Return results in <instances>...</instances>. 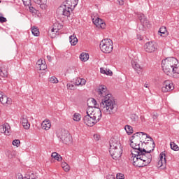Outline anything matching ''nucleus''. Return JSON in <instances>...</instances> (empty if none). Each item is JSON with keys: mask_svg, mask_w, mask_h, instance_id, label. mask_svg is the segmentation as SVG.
<instances>
[{"mask_svg": "<svg viewBox=\"0 0 179 179\" xmlns=\"http://www.w3.org/2000/svg\"><path fill=\"white\" fill-rule=\"evenodd\" d=\"M96 92L99 97H103L100 103L99 110L106 115L115 114L118 106H117V102L113 98V95L107 92V87L106 85H99L96 89Z\"/></svg>", "mask_w": 179, "mask_h": 179, "instance_id": "nucleus-1", "label": "nucleus"}, {"mask_svg": "<svg viewBox=\"0 0 179 179\" xmlns=\"http://www.w3.org/2000/svg\"><path fill=\"white\" fill-rule=\"evenodd\" d=\"M141 136H143V133H136L130 138V146L138 153L140 157L143 159L144 164L148 166L152 163V152L153 149L150 150H146L143 148V144L141 147Z\"/></svg>", "mask_w": 179, "mask_h": 179, "instance_id": "nucleus-2", "label": "nucleus"}, {"mask_svg": "<svg viewBox=\"0 0 179 179\" xmlns=\"http://www.w3.org/2000/svg\"><path fill=\"white\" fill-rule=\"evenodd\" d=\"M78 2H79V0H66L59 7L58 10L63 16L69 17L71 16V12L76 8Z\"/></svg>", "mask_w": 179, "mask_h": 179, "instance_id": "nucleus-3", "label": "nucleus"}, {"mask_svg": "<svg viewBox=\"0 0 179 179\" xmlns=\"http://www.w3.org/2000/svg\"><path fill=\"white\" fill-rule=\"evenodd\" d=\"M101 113L103 110H100L96 113L89 114L87 112V115L83 117L84 124H86L87 127H94V124H97L100 120H101Z\"/></svg>", "mask_w": 179, "mask_h": 179, "instance_id": "nucleus-4", "label": "nucleus"}, {"mask_svg": "<svg viewBox=\"0 0 179 179\" xmlns=\"http://www.w3.org/2000/svg\"><path fill=\"white\" fill-rule=\"evenodd\" d=\"M114 43L113 41L110 38L103 39L100 44L99 48L102 52L104 54H110L113 51V48H114Z\"/></svg>", "mask_w": 179, "mask_h": 179, "instance_id": "nucleus-5", "label": "nucleus"}, {"mask_svg": "<svg viewBox=\"0 0 179 179\" xmlns=\"http://www.w3.org/2000/svg\"><path fill=\"white\" fill-rule=\"evenodd\" d=\"M57 137L59 138L60 141L65 145H71L72 143V136L69 134L68 130L62 129L58 134Z\"/></svg>", "mask_w": 179, "mask_h": 179, "instance_id": "nucleus-6", "label": "nucleus"}, {"mask_svg": "<svg viewBox=\"0 0 179 179\" xmlns=\"http://www.w3.org/2000/svg\"><path fill=\"white\" fill-rule=\"evenodd\" d=\"M140 132H137V134H139ZM141 134H143V137L142 136H141V142L140 144L141 143V145H140V148H142V145H143V148L145 150H149V143L148 142H145L144 139H146V138H148V139H150V141L151 142H152V143H150V145H152V149L153 150H155V147L156 146V144H155V141H153V138H152V137H150V136L148 135L146 133L144 132H141Z\"/></svg>", "mask_w": 179, "mask_h": 179, "instance_id": "nucleus-7", "label": "nucleus"}, {"mask_svg": "<svg viewBox=\"0 0 179 179\" xmlns=\"http://www.w3.org/2000/svg\"><path fill=\"white\" fill-rule=\"evenodd\" d=\"M134 152V157L133 158L134 166H135L136 167H145L146 165L145 164L143 159L141 157V155H139V153H138L137 151L135 150Z\"/></svg>", "mask_w": 179, "mask_h": 179, "instance_id": "nucleus-8", "label": "nucleus"}, {"mask_svg": "<svg viewBox=\"0 0 179 179\" xmlns=\"http://www.w3.org/2000/svg\"><path fill=\"white\" fill-rule=\"evenodd\" d=\"M162 67L165 73L169 75V73H171L173 72V67L171 66V64L170 63V61L169 60V57H167L166 59L162 60Z\"/></svg>", "mask_w": 179, "mask_h": 179, "instance_id": "nucleus-9", "label": "nucleus"}, {"mask_svg": "<svg viewBox=\"0 0 179 179\" xmlns=\"http://www.w3.org/2000/svg\"><path fill=\"white\" fill-rule=\"evenodd\" d=\"M171 66H172L173 73H178L179 75V62L178 60L175 57H168Z\"/></svg>", "mask_w": 179, "mask_h": 179, "instance_id": "nucleus-10", "label": "nucleus"}, {"mask_svg": "<svg viewBox=\"0 0 179 179\" xmlns=\"http://www.w3.org/2000/svg\"><path fill=\"white\" fill-rule=\"evenodd\" d=\"M146 52H155L157 50V43L155 41L147 42L144 45Z\"/></svg>", "mask_w": 179, "mask_h": 179, "instance_id": "nucleus-11", "label": "nucleus"}, {"mask_svg": "<svg viewBox=\"0 0 179 179\" xmlns=\"http://www.w3.org/2000/svg\"><path fill=\"white\" fill-rule=\"evenodd\" d=\"M110 155L114 160H119L121 159L122 155V148H117L114 150H109Z\"/></svg>", "mask_w": 179, "mask_h": 179, "instance_id": "nucleus-12", "label": "nucleus"}, {"mask_svg": "<svg viewBox=\"0 0 179 179\" xmlns=\"http://www.w3.org/2000/svg\"><path fill=\"white\" fill-rule=\"evenodd\" d=\"M162 90L164 93H167V92H171V90H174V86L173 85V83H171V81H164Z\"/></svg>", "mask_w": 179, "mask_h": 179, "instance_id": "nucleus-13", "label": "nucleus"}, {"mask_svg": "<svg viewBox=\"0 0 179 179\" xmlns=\"http://www.w3.org/2000/svg\"><path fill=\"white\" fill-rule=\"evenodd\" d=\"M110 148L109 150H114V149H119L121 148V143L115 138H112L109 141Z\"/></svg>", "mask_w": 179, "mask_h": 179, "instance_id": "nucleus-14", "label": "nucleus"}, {"mask_svg": "<svg viewBox=\"0 0 179 179\" xmlns=\"http://www.w3.org/2000/svg\"><path fill=\"white\" fill-rule=\"evenodd\" d=\"M166 163V153H164V152H162L159 155V160L158 161L157 167H159L160 169H164Z\"/></svg>", "mask_w": 179, "mask_h": 179, "instance_id": "nucleus-15", "label": "nucleus"}, {"mask_svg": "<svg viewBox=\"0 0 179 179\" xmlns=\"http://www.w3.org/2000/svg\"><path fill=\"white\" fill-rule=\"evenodd\" d=\"M0 134H4V135H10V126L9 124L5 123L0 126Z\"/></svg>", "mask_w": 179, "mask_h": 179, "instance_id": "nucleus-16", "label": "nucleus"}, {"mask_svg": "<svg viewBox=\"0 0 179 179\" xmlns=\"http://www.w3.org/2000/svg\"><path fill=\"white\" fill-rule=\"evenodd\" d=\"M138 19L141 24L143 26V27H150V24H149V20H148L145 15L141 14L138 16Z\"/></svg>", "mask_w": 179, "mask_h": 179, "instance_id": "nucleus-17", "label": "nucleus"}, {"mask_svg": "<svg viewBox=\"0 0 179 179\" xmlns=\"http://www.w3.org/2000/svg\"><path fill=\"white\" fill-rule=\"evenodd\" d=\"M36 67L39 69V71H45L47 69V64H45V61L40 59L38 60L36 64Z\"/></svg>", "mask_w": 179, "mask_h": 179, "instance_id": "nucleus-18", "label": "nucleus"}, {"mask_svg": "<svg viewBox=\"0 0 179 179\" xmlns=\"http://www.w3.org/2000/svg\"><path fill=\"white\" fill-rule=\"evenodd\" d=\"M92 22H93L94 24H95L96 26H99L101 27V29L106 28V23L101 18H96L95 20H94V18H93Z\"/></svg>", "mask_w": 179, "mask_h": 179, "instance_id": "nucleus-19", "label": "nucleus"}, {"mask_svg": "<svg viewBox=\"0 0 179 179\" xmlns=\"http://www.w3.org/2000/svg\"><path fill=\"white\" fill-rule=\"evenodd\" d=\"M34 2L40 5V8L43 10L47 9V0H34Z\"/></svg>", "mask_w": 179, "mask_h": 179, "instance_id": "nucleus-20", "label": "nucleus"}, {"mask_svg": "<svg viewBox=\"0 0 179 179\" xmlns=\"http://www.w3.org/2000/svg\"><path fill=\"white\" fill-rule=\"evenodd\" d=\"M64 27V25L62 24L56 22L53 24V28L51 29L52 33H58L59 30L62 29Z\"/></svg>", "mask_w": 179, "mask_h": 179, "instance_id": "nucleus-21", "label": "nucleus"}, {"mask_svg": "<svg viewBox=\"0 0 179 179\" xmlns=\"http://www.w3.org/2000/svg\"><path fill=\"white\" fill-rule=\"evenodd\" d=\"M131 66L132 68H134V69L137 71V73H139V72H142V66H141V65L138 62L132 61Z\"/></svg>", "mask_w": 179, "mask_h": 179, "instance_id": "nucleus-22", "label": "nucleus"}, {"mask_svg": "<svg viewBox=\"0 0 179 179\" xmlns=\"http://www.w3.org/2000/svg\"><path fill=\"white\" fill-rule=\"evenodd\" d=\"M130 118L131 120L132 124H134L135 125H138V124H139V116H138L136 114H131L130 115Z\"/></svg>", "mask_w": 179, "mask_h": 179, "instance_id": "nucleus-23", "label": "nucleus"}, {"mask_svg": "<svg viewBox=\"0 0 179 179\" xmlns=\"http://www.w3.org/2000/svg\"><path fill=\"white\" fill-rule=\"evenodd\" d=\"M42 129H45V131H48L51 128V123L50 120H45L41 124Z\"/></svg>", "mask_w": 179, "mask_h": 179, "instance_id": "nucleus-24", "label": "nucleus"}, {"mask_svg": "<svg viewBox=\"0 0 179 179\" xmlns=\"http://www.w3.org/2000/svg\"><path fill=\"white\" fill-rule=\"evenodd\" d=\"M89 103H92V106H91V107H94L95 108H99V110H100V106L97 104V101L94 98H90L87 101V106L88 107H90V106H89Z\"/></svg>", "mask_w": 179, "mask_h": 179, "instance_id": "nucleus-25", "label": "nucleus"}, {"mask_svg": "<svg viewBox=\"0 0 179 179\" xmlns=\"http://www.w3.org/2000/svg\"><path fill=\"white\" fill-rule=\"evenodd\" d=\"M16 155H17V152L15 150H8L6 152V156H7V157L9 159H13L14 157H16Z\"/></svg>", "mask_w": 179, "mask_h": 179, "instance_id": "nucleus-26", "label": "nucleus"}, {"mask_svg": "<svg viewBox=\"0 0 179 179\" xmlns=\"http://www.w3.org/2000/svg\"><path fill=\"white\" fill-rule=\"evenodd\" d=\"M69 41L71 45H75L78 44V38H76V35L73 34L69 36Z\"/></svg>", "mask_w": 179, "mask_h": 179, "instance_id": "nucleus-27", "label": "nucleus"}, {"mask_svg": "<svg viewBox=\"0 0 179 179\" xmlns=\"http://www.w3.org/2000/svg\"><path fill=\"white\" fill-rule=\"evenodd\" d=\"M31 33L35 37H38V36H40V30L38 27H36V26L31 27Z\"/></svg>", "mask_w": 179, "mask_h": 179, "instance_id": "nucleus-28", "label": "nucleus"}, {"mask_svg": "<svg viewBox=\"0 0 179 179\" xmlns=\"http://www.w3.org/2000/svg\"><path fill=\"white\" fill-rule=\"evenodd\" d=\"M158 34H159V36L164 35V36H167V29H166V27H162L158 31Z\"/></svg>", "mask_w": 179, "mask_h": 179, "instance_id": "nucleus-29", "label": "nucleus"}, {"mask_svg": "<svg viewBox=\"0 0 179 179\" xmlns=\"http://www.w3.org/2000/svg\"><path fill=\"white\" fill-rule=\"evenodd\" d=\"M80 59L81 61H83L84 62H86L87 59H89V55L86 54L85 52H83L80 55Z\"/></svg>", "mask_w": 179, "mask_h": 179, "instance_id": "nucleus-30", "label": "nucleus"}, {"mask_svg": "<svg viewBox=\"0 0 179 179\" xmlns=\"http://www.w3.org/2000/svg\"><path fill=\"white\" fill-rule=\"evenodd\" d=\"M51 156L53 157V159L57 160V162H61V160H62V157H61V155L57 152H52Z\"/></svg>", "mask_w": 179, "mask_h": 179, "instance_id": "nucleus-31", "label": "nucleus"}, {"mask_svg": "<svg viewBox=\"0 0 179 179\" xmlns=\"http://www.w3.org/2000/svg\"><path fill=\"white\" fill-rule=\"evenodd\" d=\"M124 129L127 134H128V135H131V134H134V129L130 125H126L124 127Z\"/></svg>", "mask_w": 179, "mask_h": 179, "instance_id": "nucleus-32", "label": "nucleus"}, {"mask_svg": "<svg viewBox=\"0 0 179 179\" xmlns=\"http://www.w3.org/2000/svg\"><path fill=\"white\" fill-rule=\"evenodd\" d=\"M24 179H36V175L34 173L28 172L25 174Z\"/></svg>", "mask_w": 179, "mask_h": 179, "instance_id": "nucleus-33", "label": "nucleus"}, {"mask_svg": "<svg viewBox=\"0 0 179 179\" xmlns=\"http://www.w3.org/2000/svg\"><path fill=\"white\" fill-rule=\"evenodd\" d=\"M81 118H82V115L79 113H75L73 116V120L74 121L79 122L80 121Z\"/></svg>", "mask_w": 179, "mask_h": 179, "instance_id": "nucleus-34", "label": "nucleus"}, {"mask_svg": "<svg viewBox=\"0 0 179 179\" xmlns=\"http://www.w3.org/2000/svg\"><path fill=\"white\" fill-rule=\"evenodd\" d=\"M62 166L63 169L64 170V171H66V173H68V171H69V170L71 169V168L69 167V165H68V164H66V162H63L62 164Z\"/></svg>", "mask_w": 179, "mask_h": 179, "instance_id": "nucleus-35", "label": "nucleus"}, {"mask_svg": "<svg viewBox=\"0 0 179 179\" xmlns=\"http://www.w3.org/2000/svg\"><path fill=\"white\" fill-rule=\"evenodd\" d=\"M170 146H171V149H172V150H175V151L179 150L178 145H177L176 143H174V142L171 143Z\"/></svg>", "mask_w": 179, "mask_h": 179, "instance_id": "nucleus-36", "label": "nucleus"}, {"mask_svg": "<svg viewBox=\"0 0 179 179\" xmlns=\"http://www.w3.org/2000/svg\"><path fill=\"white\" fill-rule=\"evenodd\" d=\"M0 76L6 78V76H8V71H6V70L0 69Z\"/></svg>", "mask_w": 179, "mask_h": 179, "instance_id": "nucleus-37", "label": "nucleus"}, {"mask_svg": "<svg viewBox=\"0 0 179 179\" xmlns=\"http://www.w3.org/2000/svg\"><path fill=\"white\" fill-rule=\"evenodd\" d=\"M49 82H50L51 83H58V78L55 76H52L49 78Z\"/></svg>", "mask_w": 179, "mask_h": 179, "instance_id": "nucleus-38", "label": "nucleus"}, {"mask_svg": "<svg viewBox=\"0 0 179 179\" xmlns=\"http://www.w3.org/2000/svg\"><path fill=\"white\" fill-rule=\"evenodd\" d=\"M0 103L3 106H6V103H8V101H6V95L0 99Z\"/></svg>", "mask_w": 179, "mask_h": 179, "instance_id": "nucleus-39", "label": "nucleus"}, {"mask_svg": "<svg viewBox=\"0 0 179 179\" xmlns=\"http://www.w3.org/2000/svg\"><path fill=\"white\" fill-rule=\"evenodd\" d=\"M13 146H16L17 148H19V146L20 145V140H19V139L13 140Z\"/></svg>", "mask_w": 179, "mask_h": 179, "instance_id": "nucleus-40", "label": "nucleus"}, {"mask_svg": "<svg viewBox=\"0 0 179 179\" xmlns=\"http://www.w3.org/2000/svg\"><path fill=\"white\" fill-rule=\"evenodd\" d=\"M24 6H31V0H22Z\"/></svg>", "mask_w": 179, "mask_h": 179, "instance_id": "nucleus-41", "label": "nucleus"}, {"mask_svg": "<svg viewBox=\"0 0 179 179\" xmlns=\"http://www.w3.org/2000/svg\"><path fill=\"white\" fill-rule=\"evenodd\" d=\"M22 127H23V128H24V129H30V123H29V122H27L25 123H22Z\"/></svg>", "mask_w": 179, "mask_h": 179, "instance_id": "nucleus-42", "label": "nucleus"}, {"mask_svg": "<svg viewBox=\"0 0 179 179\" xmlns=\"http://www.w3.org/2000/svg\"><path fill=\"white\" fill-rule=\"evenodd\" d=\"M67 87L70 90H75V89H76V87H75V84H71V83L67 84Z\"/></svg>", "mask_w": 179, "mask_h": 179, "instance_id": "nucleus-43", "label": "nucleus"}, {"mask_svg": "<svg viewBox=\"0 0 179 179\" xmlns=\"http://www.w3.org/2000/svg\"><path fill=\"white\" fill-rule=\"evenodd\" d=\"M26 122H29V120H27V117L25 116V115H24V116H22V118H21V123H22V124H24V123H26Z\"/></svg>", "mask_w": 179, "mask_h": 179, "instance_id": "nucleus-44", "label": "nucleus"}, {"mask_svg": "<svg viewBox=\"0 0 179 179\" xmlns=\"http://www.w3.org/2000/svg\"><path fill=\"white\" fill-rule=\"evenodd\" d=\"M117 179H125V176H124V174L119 173L116 175Z\"/></svg>", "mask_w": 179, "mask_h": 179, "instance_id": "nucleus-45", "label": "nucleus"}, {"mask_svg": "<svg viewBox=\"0 0 179 179\" xmlns=\"http://www.w3.org/2000/svg\"><path fill=\"white\" fill-rule=\"evenodd\" d=\"M8 21V20H6V17H3V16H0V23H5Z\"/></svg>", "mask_w": 179, "mask_h": 179, "instance_id": "nucleus-46", "label": "nucleus"}, {"mask_svg": "<svg viewBox=\"0 0 179 179\" xmlns=\"http://www.w3.org/2000/svg\"><path fill=\"white\" fill-rule=\"evenodd\" d=\"M79 79H80V78H79L76 79V80L74 82L75 86H80L81 85L80 80Z\"/></svg>", "mask_w": 179, "mask_h": 179, "instance_id": "nucleus-47", "label": "nucleus"}, {"mask_svg": "<svg viewBox=\"0 0 179 179\" xmlns=\"http://www.w3.org/2000/svg\"><path fill=\"white\" fill-rule=\"evenodd\" d=\"M29 12H31V13H36L37 10L34 7L29 6Z\"/></svg>", "mask_w": 179, "mask_h": 179, "instance_id": "nucleus-48", "label": "nucleus"}, {"mask_svg": "<svg viewBox=\"0 0 179 179\" xmlns=\"http://www.w3.org/2000/svg\"><path fill=\"white\" fill-rule=\"evenodd\" d=\"M79 80H80L81 86L86 85V80H85L84 78H79Z\"/></svg>", "mask_w": 179, "mask_h": 179, "instance_id": "nucleus-49", "label": "nucleus"}, {"mask_svg": "<svg viewBox=\"0 0 179 179\" xmlns=\"http://www.w3.org/2000/svg\"><path fill=\"white\" fill-rule=\"evenodd\" d=\"M106 75H108V76H113V71L110 69H106Z\"/></svg>", "mask_w": 179, "mask_h": 179, "instance_id": "nucleus-50", "label": "nucleus"}, {"mask_svg": "<svg viewBox=\"0 0 179 179\" xmlns=\"http://www.w3.org/2000/svg\"><path fill=\"white\" fill-rule=\"evenodd\" d=\"M100 72H101V73H103V75H106V73H107V69H103V68H101L100 69Z\"/></svg>", "mask_w": 179, "mask_h": 179, "instance_id": "nucleus-51", "label": "nucleus"}, {"mask_svg": "<svg viewBox=\"0 0 179 179\" xmlns=\"http://www.w3.org/2000/svg\"><path fill=\"white\" fill-rule=\"evenodd\" d=\"M6 104H12V99L6 96Z\"/></svg>", "mask_w": 179, "mask_h": 179, "instance_id": "nucleus-52", "label": "nucleus"}, {"mask_svg": "<svg viewBox=\"0 0 179 179\" xmlns=\"http://www.w3.org/2000/svg\"><path fill=\"white\" fill-rule=\"evenodd\" d=\"M94 138L95 141H99V139H100V136L95 134V135H94Z\"/></svg>", "mask_w": 179, "mask_h": 179, "instance_id": "nucleus-53", "label": "nucleus"}, {"mask_svg": "<svg viewBox=\"0 0 179 179\" xmlns=\"http://www.w3.org/2000/svg\"><path fill=\"white\" fill-rule=\"evenodd\" d=\"M117 2H118V3H119V5H121V6H122V5H124V0H117Z\"/></svg>", "mask_w": 179, "mask_h": 179, "instance_id": "nucleus-54", "label": "nucleus"}, {"mask_svg": "<svg viewBox=\"0 0 179 179\" xmlns=\"http://www.w3.org/2000/svg\"><path fill=\"white\" fill-rule=\"evenodd\" d=\"M5 96V94H3V92H2V91H0V99H2V97H3Z\"/></svg>", "mask_w": 179, "mask_h": 179, "instance_id": "nucleus-55", "label": "nucleus"}, {"mask_svg": "<svg viewBox=\"0 0 179 179\" xmlns=\"http://www.w3.org/2000/svg\"><path fill=\"white\" fill-rule=\"evenodd\" d=\"M157 117H158L157 113H154V114H153L152 117H153L154 120H156V118H157Z\"/></svg>", "mask_w": 179, "mask_h": 179, "instance_id": "nucleus-56", "label": "nucleus"}, {"mask_svg": "<svg viewBox=\"0 0 179 179\" xmlns=\"http://www.w3.org/2000/svg\"><path fill=\"white\" fill-rule=\"evenodd\" d=\"M47 58H48V61H49L50 62H51V61H52V59H51V56H47Z\"/></svg>", "mask_w": 179, "mask_h": 179, "instance_id": "nucleus-57", "label": "nucleus"}, {"mask_svg": "<svg viewBox=\"0 0 179 179\" xmlns=\"http://www.w3.org/2000/svg\"><path fill=\"white\" fill-rule=\"evenodd\" d=\"M144 87H146L147 89H149V84L145 83V84L144 85Z\"/></svg>", "mask_w": 179, "mask_h": 179, "instance_id": "nucleus-58", "label": "nucleus"}, {"mask_svg": "<svg viewBox=\"0 0 179 179\" xmlns=\"http://www.w3.org/2000/svg\"><path fill=\"white\" fill-rule=\"evenodd\" d=\"M141 120H142V116L140 117Z\"/></svg>", "mask_w": 179, "mask_h": 179, "instance_id": "nucleus-59", "label": "nucleus"}, {"mask_svg": "<svg viewBox=\"0 0 179 179\" xmlns=\"http://www.w3.org/2000/svg\"><path fill=\"white\" fill-rule=\"evenodd\" d=\"M35 179H37V178H35Z\"/></svg>", "mask_w": 179, "mask_h": 179, "instance_id": "nucleus-60", "label": "nucleus"}]
</instances>
